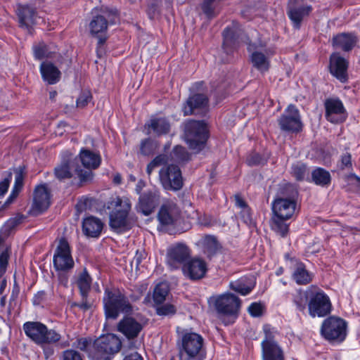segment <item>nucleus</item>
I'll use <instances>...</instances> for the list:
<instances>
[{"label":"nucleus","mask_w":360,"mask_h":360,"mask_svg":"<svg viewBox=\"0 0 360 360\" xmlns=\"http://www.w3.org/2000/svg\"><path fill=\"white\" fill-rule=\"evenodd\" d=\"M297 191L291 184H285L279 189L277 198L272 202L274 216L288 219L295 214Z\"/></svg>","instance_id":"nucleus-1"},{"label":"nucleus","mask_w":360,"mask_h":360,"mask_svg":"<svg viewBox=\"0 0 360 360\" xmlns=\"http://www.w3.org/2000/svg\"><path fill=\"white\" fill-rule=\"evenodd\" d=\"M103 302L107 319H116L120 313L129 314L132 311L128 298L118 289L106 288Z\"/></svg>","instance_id":"nucleus-2"},{"label":"nucleus","mask_w":360,"mask_h":360,"mask_svg":"<svg viewBox=\"0 0 360 360\" xmlns=\"http://www.w3.org/2000/svg\"><path fill=\"white\" fill-rule=\"evenodd\" d=\"M108 208L112 209L109 225L114 231L122 233L130 229L128 214L131 203L129 199L116 197L109 202Z\"/></svg>","instance_id":"nucleus-3"},{"label":"nucleus","mask_w":360,"mask_h":360,"mask_svg":"<svg viewBox=\"0 0 360 360\" xmlns=\"http://www.w3.org/2000/svg\"><path fill=\"white\" fill-rule=\"evenodd\" d=\"M121 347L120 339L117 335L109 333L95 340L89 356L94 360H111Z\"/></svg>","instance_id":"nucleus-4"},{"label":"nucleus","mask_w":360,"mask_h":360,"mask_svg":"<svg viewBox=\"0 0 360 360\" xmlns=\"http://www.w3.org/2000/svg\"><path fill=\"white\" fill-rule=\"evenodd\" d=\"M204 340L196 333H186L183 335L179 348V360H203Z\"/></svg>","instance_id":"nucleus-5"},{"label":"nucleus","mask_w":360,"mask_h":360,"mask_svg":"<svg viewBox=\"0 0 360 360\" xmlns=\"http://www.w3.org/2000/svg\"><path fill=\"white\" fill-rule=\"evenodd\" d=\"M22 328L25 335L40 346L56 343L61 338L60 334L39 321L25 322Z\"/></svg>","instance_id":"nucleus-6"},{"label":"nucleus","mask_w":360,"mask_h":360,"mask_svg":"<svg viewBox=\"0 0 360 360\" xmlns=\"http://www.w3.org/2000/svg\"><path fill=\"white\" fill-rule=\"evenodd\" d=\"M185 140L195 152L201 150L208 138L207 127L203 122L190 120L185 124Z\"/></svg>","instance_id":"nucleus-7"},{"label":"nucleus","mask_w":360,"mask_h":360,"mask_svg":"<svg viewBox=\"0 0 360 360\" xmlns=\"http://www.w3.org/2000/svg\"><path fill=\"white\" fill-rule=\"evenodd\" d=\"M307 293L309 295L308 309L311 316L322 317L330 313V300L322 290L311 285L307 290Z\"/></svg>","instance_id":"nucleus-8"},{"label":"nucleus","mask_w":360,"mask_h":360,"mask_svg":"<svg viewBox=\"0 0 360 360\" xmlns=\"http://www.w3.org/2000/svg\"><path fill=\"white\" fill-rule=\"evenodd\" d=\"M347 326V323L344 319L332 316L323 321L321 333L323 337L328 341L341 342L346 338Z\"/></svg>","instance_id":"nucleus-9"},{"label":"nucleus","mask_w":360,"mask_h":360,"mask_svg":"<svg viewBox=\"0 0 360 360\" xmlns=\"http://www.w3.org/2000/svg\"><path fill=\"white\" fill-rule=\"evenodd\" d=\"M74 173L77 175L81 182L88 181L92 178L91 172L80 169L77 158L63 160L54 169L55 176L60 181L70 179Z\"/></svg>","instance_id":"nucleus-10"},{"label":"nucleus","mask_w":360,"mask_h":360,"mask_svg":"<svg viewBox=\"0 0 360 360\" xmlns=\"http://www.w3.org/2000/svg\"><path fill=\"white\" fill-rule=\"evenodd\" d=\"M160 184L165 190L177 191L183 187V178L179 167L169 165L159 172Z\"/></svg>","instance_id":"nucleus-11"},{"label":"nucleus","mask_w":360,"mask_h":360,"mask_svg":"<svg viewBox=\"0 0 360 360\" xmlns=\"http://www.w3.org/2000/svg\"><path fill=\"white\" fill-rule=\"evenodd\" d=\"M191 254V249L184 243L170 245L167 250V264L172 269H179L186 263Z\"/></svg>","instance_id":"nucleus-12"},{"label":"nucleus","mask_w":360,"mask_h":360,"mask_svg":"<svg viewBox=\"0 0 360 360\" xmlns=\"http://www.w3.org/2000/svg\"><path fill=\"white\" fill-rule=\"evenodd\" d=\"M53 265L57 270L67 271L74 266L70 248L65 238L59 240L53 255Z\"/></svg>","instance_id":"nucleus-13"},{"label":"nucleus","mask_w":360,"mask_h":360,"mask_svg":"<svg viewBox=\"0 0 360 360\" xmlns=\"http://www.w3.org/2000/svg\"><path fill=\"white\" fill-rule=\"evenodd\" d=\"M281 129L285 131L298 132L302 129V122L297 108L290 105L278 120Z\"/></svg>","instance_id":"nucleus-14"},{"label":"nucleus","mask_w":360,"mask_h":360,"mask_svg":"<svg viewBox=\"0 0 360 360\" xmlns=\"http://www.w3.org/2000/svg\"><path fill=\"white\" fill-rule=\"evenodd\" d=\"M214 306L219 314L236 315L240 307V300L235 295L225 293L215 298Z\"/></svg>","instance_id":"nucleus-15"},{"label":"nucleus","mask_w":360,"mask_h":360,"mask_svg":"<svg viewBox=\"0 0 360 360\" xmlns=\"http://www.w3.org/2000/svg\"><path fill=\"white\" fill-rule=\"evenodd\" d=\"M265 338L262 342V360H285L283 352L274 341L267 326L264 328Z\"/></svg>","instance_id":"nucleus-16"},{"label":"nucleus","mask_w":360,"mask_h":360,"mask_svg":"<svg viewBox=\"0 0 360 360\" xmlns=\"http://www.w3.org/2000/svg\"><path fill=\"white\" fill-rule=\"evenodd\" d=\"M248 50L251 53L250 59L252 65L262 73L267 72L270 67L269 58L274 54V51L271 49H265L263 53L251 43L248 44Z\"/></svg>","instance_id":"nucleus-17"},{"label":"nucleus","mask_w":360,"mask_h":360,"mask_svg":"<svg viewBox=\"0 0 360 360\" xmlns=\"http://www.w3.org/2000/svg\"><path fill=\"white\" fill-rule=\"evenodd\" d=\"M51 205V193L46 184L37 186L34 191L32 212L38 215L46 211Z\"/></svg>","instance_id":"nucleus-18"},{"label":"nucleus","mask_w":360,"mask_h":360,"mask_svg":"<svg viewBox=\"0 0 360 360\" xmlns=\"http://www.w3.org/2000/svg\"><path fill=\"white\" fill-rule=\"evenodd\" d=\"M179 207L173 201H167L161 206L158 219L162 226L174 225L180 218Z\"/></svg>","instance_id":"nucleus-19"},{"label":"nucleus","mask_w":360,"mask_h":360,"mask_svg":"<svg viewBox=\"0 0 360 360\" xmlns=\"http://www.w3.org/2000/svg\"><path fill=\"white\" fill-rule=\"evenodd\" d=\"M207 271L206 262L198 257L188 260L182 266L184 275L191 280L196 281L202 278Z\"/></svg>","instance_id":"nucleus-20"},{"label":"nucleus","mask_w":360,"mask_h":360,"mask_svg":"<svg viewBox=\"0 0 360 360\" xmlns=\"http://www.w3.org/2000/svg\"><path fill=\"white\" fill-rule=\"evenodd\" d=\"M326 117L332 123L342 122L347 117L342 102L338 98H328L325 102Z\"/></svg>","instance_id":"nucleus-21"},{"label":"nucleus","mask_w":360,"mask_h":360,"mask_svg":"<svg viewBox=\"0 0 360 360\" xmlns=\"http://www.w3.org/2000/svg\"><path fill=\"white\" fill-rule=\"evenodd\" d=\"M116 13H105V16L102 15H96L91 21L89 27L91 33L98 37V44L100 45L103 44L105 41V38L100 37L99 34H104L108 28V21L111 23L115 22Z\"/></svg>","instance_id":"nucleus-22"},{"label":"nucleus","mask_w":360,"mask_h":360,"mask_svg":"<svg viewBox=\"0 0 360 360\" xmlns=\"http://www.w3.org/2000/svg\"><path fill=\"white\" fill-rule=\"evenodd\" d=\"M160 193L155 189L148 190L139 197L137 209L145 216L150 214L159 202Z\"/></svg>","instance_id":"nucleus-23"},{"label":"nucleus","mask_w":360,"mask_h":360,"mask_svg":"<svg viewBox=\"0 0 360 360\" xmlns=\"http://www.w3.org/2000/svg\"><path fill=\"white\" fill-rule=\"evenodd\" d=\"M330 73L341 82L347 78V62L338 53H333L330 58L329 65Z\"/></svg>","instance_id":"nucleus-24"},{"label":"nucleus","mask_w":360,"mask_h":360,"mask_svg":"<svg viewBox=\"0 0 360 360\" xmlns=\"http://www.w3.org/2000/svg\"><path fill=\"white\" fill-rule=\"evenodd\" d=\"M77 158L85 168L84 169H82L89 170L91 173V169L98 167L101 162V158L98 153L85 148H82L80 150L79 158Z\"/></svg>","instance_id":"nucleus-25"},{"label":"nucleus","mask_w":360,"mask_h":360,"mask_svg":"<svg viewBox=\"0 0 360 360\" xmlns=\"http://www.w3.org/2000/svg\"><path fill=\"white\" fill-rule=\"evenodd\" d=\"M147 134L152 132L158 136L167 134L170 130V123L165 117H152L145 124Z\"/></svg>","instance_id":"nucleus-26"},{"label":"nucleus","mask_w":360,"mask_h":360,"mask_svg":"<svg viewBox=\"0 0 360 360\" xmlns=\"http://www.w3.org/2000/svg\"><path fill=\"white\" fill-rule=\"evenodd\" d=\"M103 228L102 221L95 217H88L83 220L82 231L88 237L97 238Z\"/></svg>","instance_id":"nucleus-27"},{"label":"nucleus","mask_w":360,"mask_h":360,"mask_svg":"<svg viewBox=\"0 0 360 360\" xmlns=\"http://www.w3.org/2000/svg\"><path fill=\"white\" fill-rule=\"evenodd\" d=\"M142 326L133 318H124L118 324V330L127 338L136 337L142 330Z\"/></svg>","instance_id":"nucleus-28"},{"label":"nucleus","mask_w":360,"mask_h":360,"mask_svg":"<svg viewBox=\"0 0 360 360\" xmlns=\"http://www.w3.org/2000/svg\"><path fill=\"white\" fill-rule=\"evenodd\" d=\"M39 70L43 80L49 84H54L60 80L61 73L53 63L43 62L40 65Z\"/></svg>","instance_id":"nucleus-29"},{"label":"nucleus","mask_w":360,"mask_h":360,"mask_svg":"<svg viewBox=\"0 0 360 360\" xmlns=\"http://www.w3.org/2000/svg\"><path fill=\"white\" fill-rule=\"evenodd\" d=\"M208 99L204 94H196L191 96L186 101L184 107V112L185 115L194 112L195 109L204 108L207 105Z\"/></svg>","instance_id":"nucleus-30"},{"label":"nucleus","mask_w":360,"mask_h":360,"mask_svg":"<svg viewBox=\"0 0 360 360\" xmlns=\"http://www.w3.org/2000/svg\"><path fill=\"white\" fill-rule=\"evenodd\" d=\"M15 183L13 188V190L11 191V193L10 194L9 197L8 198L7 200L5 202V203L3 205L2 208H5L6 206L10 205L14 199L17 198L19 193L20 192L22 186H23V179H24V170L22 167H18L15 169Z\"/></svg>","instance_id":"nucleus-31"},{"label":"nucleus","mask_w":360,"mask_h":360,"mask_svg":"<svg viewBox=\"0 0 360 360\" xmlns=\"http://www.w3.org/2000/svg\"><path fill=\"white\" fill-rule=\"evenodd\" d=\"M354 37L349 34L342 33L333 37V45L335 49L347 51L351 50L355 44Z\"/></svg>","instance_id":"nucleus-32"},{"label":"nucleus","mask_w":360,"mask_h":360,"mask_svg":"<svg viewBox=\"0 0 360 360\" xmlns=\"http://www.w3.org/2000/svg\"><path fill=\"white\" fill-rule=\"evenodd\" d=\"M292 278L298 285H307L312 280L311 274L302 263H297L292 273Z\"/></svg>","instance_id":"nucleus-33"},{"label":"nucleus","mask_w":360,"mask_h":360,"mask_svg":"<svg viewBox=\"0 0 360 360\" xmlns=\"http://www.w3.org/2000/svg\"><path fill=\"white\" fill-rule=\"evenodd\" d=\"M240 33L241 30L236 24H233L231 27H226L223 32L224 49L227 46H234Z\"/></svg>","instance_id":"nucleus-34"},{"label":"nucleus","mask_w":360,"mask_h":360,"mask_svg":"<svg viewBox=\"0 0 360 360\" xmlns=\"http://www.w3.org/2000/svg\"><path fill=\"white\" fill-rule=\"evenodd\" d=\"M34 56L36 59L41 60L43 58H53L56 57L57 52L56 49H53L50 46L46 45L44 42H40L33 46Z\"/></svg>","instance_id":"nucleus-35"},{"label":"nucleus","mask_w":360,"mask_h":360,"mask_svg":"<svg viewBox=\"0 0 360 360\" xmlns=\"http://www.w3.org/2000/svg\"><path fill=\"white\" fill-rule=\"evenodd\" d=\"M23 219L24 217L22 214H18L7 220L0 230V238H2V239H4L8 237L12 231L22 222Z\"/></svg>","instance_id":"nucleus-36"},{"label":"nucleus","mask_w":360,"mask_h":360,"mask_svg":"<svg viewBox=\"0 0 360 360\" xmlns=\"http://www.w3.org/2000/svg\"><path fill=\"white\" fill-rule=\"evenodd\" d=\"M313 181L319 186H325L330 183V174L324 169L316 168L311 173Z\"/></svg>","instance_id":"nucleus-37"},{"label":"nucleus","mask_w":360,"mask_h":360,"mask_svg":"<svg viewBox=\"0 0 360 360\" xmlns=\"http://www.w3.org/2000/svg\"><path fill=\"white\" fill-rule=\"evenodd\" d=\"M77 283L82 297H87L91 287V278L85 269L79 274Z\"/></svg>","instance_id":"nucleus-38"},{"label":"nucleus","mask_w":360,"mask_h":360,"mask_svg":"<svg viewBox=\"0 0 360 360\" xmlns=\"http://www.w3.org/2000/svg\"><path fill=\"white\" fill-rule=\"evenodd\" d=\"M202 243L203 245L205 252L212 256L215 254L220 248L217 238L212 236H206L202 238Z\"/></svg>","instance_id":"nucleus-39"},{"label":"nucleus","mask_w":360,"mask_h":360,"mask_svg":"<svg viewBox=\"0 0 360 360\" xmlns=\"http://www.w3.org/2000/svg\"><path fill=\"white\" fill-rule=\"evenodd\" d=\"M169 285L165 282L158 283L153 291V300L156 304H162L168 295Z\"/></svg>","instance_id":"nucleus-40"},{"label":"nucleus","mask_w":360,"mask_h":360,"mask_svg":"<svg viewBox=\"0 0 360 360\" xmlns=\"http://www.w3.org/2000/svg\"><path fill=\"white\" fill-rule=\"evenodd\" d=\"M231 288L241 294L242 295H246L249 294L252 290L254 285L252 283H247L246 279L241 278L230 283Z\"/></svg>","instance_id":"nucleus-41"},{"label":"nucleus","mask_w":360,"mask_h":360,"mask_svg":"<svg viewBox=\"0 0 360 360\" xmlns=\"http://www.w3.org/2000/svg\"><path fill=\"white\" fill-rule=\"evenodd\" d=\"M285 219L274 216L272 219L271 226L281 236H285L288 232V225L284 222Z\"/></svg>","instance_id":"nucleus-42"},{"label":"nucleus","mask_w":360,"mask_h":360,"mask_svg":"<svg viewBox=\"0 0 360 360\" xmlns=\"http://www.w3.org/2000/svg\"><path fill=\"white\" fill-rule=\"evenodd\" d=\"M218 6V0H204L202 10L207 18H212L215 15V10Z\"/></svg>","instance_id":"nucleus-43"},{"label":"nucleus","mask_w":360,"mask_h":360,"mask_svg":"<svg viewBox=\"0 0 360 360\" xmlns=\"http://www.w3.org/2000/svg\"><path fill=\"white\" fill-rule=\"evenodd\" d=\"M308 298L309 295H307V291L305 292L301 291L297 292V293L295 295L293 302L299 311H304Z\"/></svg>","instance_id":"nucleus-44"},{"label":"nucleus","mask_w":360,"mask_h":360,"mask_svg":"<svg viewBox=\"0 0 360 360\" xmlns=\"http://www.w3.org/2000/svg\"><path fill=\"white\" fill-rule=\"evenodd\" d=\"M157 148L155 142L150 139L143 140L140 146V151L144 155H149L152 154Z\"/></svg>","instance_id":"nucleus-45"},{"label":"nucleus","mask_w":360,"mask_h":360,"mask_svg":"<svg viewBox=\"0 0 360 360\" xmlns=\"http://www.w3.org/2000/svg\"><path fill=\"white\" fill-rule=\"evenodd\" d=\"M307 172V167L302 162H297L292 166V174L297 180L304 179Z\"/></svg>","instance_id":"nucleus-46"},{"label":"nucleus","mask_w":360,"mask_h":360,"mask_svg":"<svg viewBox=\"0 0 360 360\" xmlns=\"http://www.w3.org/2000/svg\"><path fill=\"white\" fill-rule=\"evenodd\" d=\"M176 311V308L174 304H165L156 308V312L160 316H172Z\"/></svg>","instance_id":"nucleus-47"},{"label":"nucleus","mask_w":360,"mask_h":360,"mask_svg":"<svg viewBox=\"0 0 360 360\" xmlns=\"http://www.w3.org/2000/svg\"><path fill=\"white\" fill-rule=\"evenodd\" d=\"M173 155L176 160L179 162L187 161L190 159L189 153L184 147L180 146H177L174 148Z\"/></svg>","instance_id":"nucleus-48"},{"label":"nucleus","mask_w":360,"mask_h":360,"mask_svg":"<svg viewBox=\"0 0 360 360\" xmlns=\"http://www.w3.org/2000/svg\"><path fill=\"white\" fill-rule=\"evenodd\" d=\"M34 11L29 8H25L22 13L19 15L20 23L22 26H27L30 23L32 22V15Z\"/></svg>","instance_id":"nucleus-49"},{"label":"nucleus","mask_w":360,"mask_h":360,"mask_svg":"<svg viewBox=\"0 0 360 360\" xmlns=\"http://www.w3.org/2000/svg\"><path fill=\"white\" fill-rule=\"evenodd\" d=\"M92 100V96L90 91H85L82 92L77 99L76 105L79 108H84Z\"/></svg>","instance_id":"nucleus-50"},{"label":"nucleus","mask_w":360,"mask_h":360,"mask_svg":"<svg viewBox=\"0 0 360 360\" xmlns=\"http://www.w3.org/2000/svg\"><path fill=\"white\" fill-rule=\"evenodd\" d=\"M9 259V252L7 249L0 252V278L6 273Z\"/></svg>","instance_id":"nucleus-51"},{"label":"nucleus","mask_w":360,"mask_h":360,"mask_svg":"<svg viewBox=\"0 0 360 360\" xmlns=\"http://www.w3.org/2000/svg\"><path fill=\"white\" fill-rule=\"evenodd\" d=\"M61 360H83L81 354L74 349H67L63 352Z\"/></svg>","instance_id":"nucleus-52"},{"label":"nucleus","mask_w":360,"mask_h":360,"mask_svg":"<svg viewBox=\"0 0 360 360\" xmlns=\"http://www.w3.org/2000/svg\"><path fill=\"white\" fill-rule=\"evenodd\" d=\"M91 345V340L87 338H79L77 339V341L74 343V346L80 349L81 351L88 352L89 353L90 351H88V348Z\"/></svg>","instance_id":"nucleus-53"},{"label":"nucleus","mask_w":360,"mask_h":360,"mask_svg":"<svg viewBox=\"0 0 360 360\" xmlns=\"http://www.w3.org/2000/svg\"><path fill=\"white\" fill-rule=\"evenodd\" d=\"M263 307L260 303L254 302L248 307V311L251 316L257 317L262 315Z\"/></svg>","instance_id":"nucleus-54"},{"label":"nucleus","mask_w":360,"mask_h":360,"mask_svg":"<svg viewBox=\"0 0 360 360\" xmlns=\"http://www.w3.org/2000/svg\"><path fill=\"white\" fill-rule=\"evenodd\" d=\"M264 162V160L257 153H252L247 158V163L250 166L259 165Z\"/></svg>","instance_id":"nucleus-55"},{"label":"nucleus","mask_w":360,"mask_h":360,"mask_svg":"<svg viewBox=\"0 0 360 360\" xmlns=\"http://www.w3.org/2000/svg\"><path fill=\"white\" fill-rule=\"evenodd\" d=\"M11 178H12V174L9 173L8 175V177L4 179L2 181L0 182V196L1 197L4 195V194L7 192Z\"/></svg>","instance_id":"nucleus-56"},{"label":"nucleus","mask_w":360,"mask_h":360,"mask_svg":"<svg viewBox=\"0 0 360 360\" xmlns=\"http://www.w3.org/2000/svg\"><path fill=\"white\" fill-rule=\"evenodd\" d=\"M352 167L351 155L349 153L344 154L341 158V165L342 169L346 168H350Z\"/></svg>","instance_id":"nucleus-57"},{"label":"nucleus","mask_w":360,"mask_h":360,"mask_svg":"<svg viewBox=\"0 0 360 360\" xmlns=\"http://www.w3.org/2000/svg\"><path fill=\"white\" fill-rule=\"evenodd\" d=\"M86 297H82V301L79 303H77V304L75 303L74 305L78 307L79 309H81L84 311H86V310L89 309L91 308V304L89 302H88Z\"/></svg>","instance_id":"nucleus-58"},{"label":"nucleus","mask_w":360,"mask_h":360,"mask_svg":"<svg viewBox=\"0 0 360 360\" xmlns=\"http://www.w3.org/2000/svg\"><path fill=\"white\" fill-rule=\"evenodd\" d=\"M46 298V293L44 291L38 292L34 297L33 302L34 304H39L41 302H43Z\"/></svg>","instance_id":"nucleus-59"},{"label":"nucleus","mask_w":360,"mask_h":360,"mask_svg":"<svg viewBox=\"0 0 360 360\" xmlns=\"http://www.w3.org/2000/svg\"><path fill=\"white\" fill-rule=\"evenodd\" d=\"M123 360H143V358L137 352L134 351L126 354Z\"/></svg>","instance_id":"nucleus-60"},{"label":"nucleus","mask_w":360,"mask_h":360,"mask_svg":"<svg viewBox=\"0 0 360 360\" xmlns=\"http://www.w3.org/2000/svg\"><path fill=\"white\" fill-rule=\"evenodd\" d=\"M152 162L157 166H160L162 164H165L167 162V159L166 155H160L157 157H155Z\"/></svg>","instance_id":"nucleus-61"},{"label":"nucleus","mask_w":360,"mask_h":360,"mask_svg":"<svg viewBox=\"0 0 360 360\" xmlns=\"http://www.w3.org/2000/svg\"><path fill=\"white\" fill-rule=\"evenodd\" d=\"M144 255V252H140L137 251L136 255L134 256L131 262L132 264H134L136 265V267L138 268L140 264L141 263V260Z\"/></svg>","instance_id":"nucleus-62"},{"label":"nucleus","mask_w":360,"mask_h":360,"mask_svg":"<svg viewBox=\"0 0 360 360\" xmlns=\"http://www.w3.org/2000/svg\"><path fill=\"white\" fill-rule=\"evenodd\" d=\"M235 203L237 207L241 209H243L248 206L245 200L239 195H235Z\"/></svg>","instance_id":"nucleus-63"},{"label":"nucleus","mask_w":360,"mask_h":360,"mask_svg":"<svg viewBox=\"0 0 360 360\" xmlns=\"http://www.w3.org/2000/svg\"><path fill=\"white\" fill-rule=\"evenodd\" d=\"M242 217L245 222H248L251 219L250 210L248 206L242 209Z\"/></svg>","instance_id":"nucleus-64"}]
</instances>
